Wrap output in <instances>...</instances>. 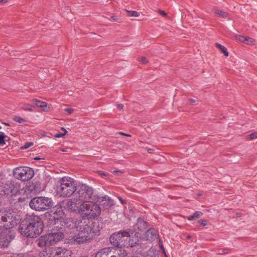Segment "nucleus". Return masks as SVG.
Masks as SVG:
<instances>
[{
    "mask_svg": "<svg viewBox=\"0 0 257 257\" xmlns=\"http://www.w3.org/2000/svg\"><path fill=\"white\" fill-rule=\"evenodd\" d=\"M97 222H92L88 218L80 217L77 219L74 225L78 233L73 237V241L77 244L88 242L93 236L98 235L100 228Z\"/></svg>",
    "mask_w": 257,
    "mask_h": 257,
    "instance_id": "nucleus-1",
    "label": "nucleus"
},
{
    "mask_svg": "<svg viewBox=\"0 0 257 257\" xmlns=\"http://www.w3.org/2000/svg\"><path fill=\"white\" fill-rule=\"evenodd\" d=\"M28 220L22 222L19 226V231L23 236L36 237L42 232L43 222L40 218L36 215L30 216Z\"/></svg>",
    "mask_w": 257,
    "mask_h": 257,
    "instance_id": "nucleus-2",
    "label": "nucleus"
},
{
    "mask_svg": "<svg viewBox=\"0 0 257 257\" xmlns=\"http://www.w3.org/2000/svg\"><path fill=\"white\" fill-rule=\"evenodd\" d=\"M55 190L58 196L63 198L69 197L77 190V185L74 179L65 176L57 181Z\"/></svg>",
    "mask_w": 257,
    "mask_h": 257,
    "instance_id": "nucleus-3",
    "label": "nucleus"
},
{
    "mask_svg": "<svg viewBox=\"0 0 257 257\" xmlns=\"http://www.w3.org/2000/svg\"><path fill=\"white\" fill-rule=\"evenodd\" d=\"M96 201H98V197L93 198V200L83 202L80 204V212L85 217H96L101 212L99 206L96 203Z\"/></svg>",
    "mask_w": 257,
    "mask_h": 257,
    "instance_id": "nucleus-4",
    "label": "nucleus"
},
{
    "mask_svg": "<svg viewBox=\"0 0 257 257\" xmlns=\"http://www.w3.org/2000/svg\"><path fill=\"white\" fill-rule=\"evenodd\" d=\"M93 189L86 184H82L77 187L74 196L76 200L79 201L81 203L93 200V198L98 197L97 195H93Z\"/></svg>",
    "mask_w": 257,
    "mask_h": 257,
    "instance_id": "nucleus-5",
    "label": "nucleus"
},
{
    "mask_svg": "<svg viewBox=\"0 0 257 257\" xmlns=\"http://www.w3.org/2000/svg\"><path fill=\"white\" fill-rule=\"evenodd\" d=\"M63 237L62 232H51L40 237L36 240V243L41 247L52 246L60 241Z\"/></svg>",
    "mask_w": 257,
    "mask_h": 257,
    "instance_id": "nucleus-6",
    "label": "nucleus"
},
{
    "mask_svg": "<svg viewBox=\"0 0 257 257\" xmlns=\"http://www.w3.org/2000/svg\"><path fill=\"white\" fill-rule=\"evenodd\" d=\"M109 239L111 243L116 247L132 246V243L130 242V234L126 231L123 230L113 233Z\"/></svg>",
    "mask_w": 257,
    "mask_h": 257,
    "instance_id": "nucleus-7",
    "label": "nucleus"
},
{
    "mask_svg": "<svg viewBox=\"0 0 257 257\" xmlns=\"http://www.w3.org/2000/svg\"><path fill=\"white\" fill-rule=\"evenodd\" d=\"M29 205L32 209L39 211L46 210L53 206L52 200L50 199L43 197L33 198Z\"/></svg>",
    "mask_w": 257,
    "mask_h": 257,
    "instance_id": "nucleus-8",
    "label": "nucleus"
},
{
    "mask_svg": "<svg viewBox=\"0 0 257 257\" xmlns=\"http://www.w3.org/2000/svg\"><path fill=\"white\" fill-rule=\"evenodd\" d=\"M14 176L17 179L27 181L30 180L34 175V170L28 167H18L14 170Z\"/></svg>",
    "mask_w": 257,
    "mask_h": 257,
    "instance_id": "nucleus-9",
    "label": "nucleus"
},
{
    "mask_svg": "<svg viewBox=\"0 0 257 257\" xmlns=\"http://www.w3.org/2000/svg\"><path fill=\"white\" fill-rule=\"evenodd\" d=\"M69 251L63 247H51L43 250L40 253V257H68Z\"/></svg>",
    "mask_w": 257,
    "mask_h": 257,
    "instance_id": "nucleus-10",
    "label": "nucleus"
},
{
    "mask_svg": "<svg viewBox=\"0 0 257 257\" xmlns=\"http://www.w3.org/2000/svg\"><path fill=\"white\" fill-rule=\"evenodd\" d=\"M11 228H6L0 232V247H7L15 237V233Z\"/></svg>",
    "mask_w": 257,
    "mask_h": 257,
    "instance_id": "nucleus-11",
    "label": "nucleus"
},
{
    "mask_svg": "<svg viewBox=\"0 0 257 257\" xmlns=\"http://www.w3.org/2000/svg\"><path fill=\"white\" fill-rule=\"evenodd\" d=\"M0 192L5 195L16 196L20 194V191L17 186L11 182L2 183L0 185Z\"/></svg>",
    "mask_w": 257,
    "mask_h": 257,
    "instance_id": "nucleus-12",
    "label": "nucleus"
},
{
    "mask_svg": "<svg viewBox=\"0 0 257 257\" xmlns=\"http://www.w3.org/2000/svg\"><path fill=\"white\" fill-rule=\"evenodd\" d=\"M81 203L79 201L76 200L74 196L72 199H68L66 202V207L71 211L74 212H80V204Z\"/></svg>",
    "mask_w": 257,
    "mask_h": 257,
    "instance_id": "nucleus-13",
    "label": "nucleus"
},
{
    "mask_svg": "<svg viewBox=\"0 0 257 257\" xmlns=\"http://www.w3.org/2000/svg\"><path fill=\"white\" fill-rule=\"evenodd\" d=\"M159 236L158 231L154 228H151L147 230L144 234V238L146 240L153 241Z\"/></svg>",
    "mask_w": 257,
    "mask_h": 257,
    "instance_id": "nucleus-14",
    "label": "nucleus"
},
{
    "mask_svg": "<svg viewBox=\"0 0 257 257\" xmlns=\"http://www.w3.org/2000/svg\"><path fill=\"white\" fill-rule=\"evenodd\" d=\"M95 202H99L105 208H110L113 204V200L107 195L101 197H98V201Z\"/></svg>",
    "mask_w": 257,
    "mask_h": 257,
    "instance_id": "nucleus-15",
    "label": "nucleus"
},
{
    "mask_svg": "<svg viewBox=\"0 0 257 257\" xmlns=\"http://www.w3.org/2000/svg\"><path fill=\"white\" fill-rule=\"evenodd\" d=\"M113 250H114L113 247L103 248L96 253L95 257H110L111 252Z\"/></svg>",
    "mask_w": 257,
    "mask_h": 257,
    "instance_id": "nucleus-16",
    "label": "nucleus"
},
{
    "mask_svg": "<svg viewBox=\"0 0 257 257\" xmlns=\"http://www.w3.org/2000/svg\"><path fill=\"white\" fill-rule=\"evenodd\" d=\"M147 222L144 220L142 217H139L137 220V222L135 225V227L139 231L144 230L147 228Z\"/></svg>",
    "mask_w": 257,
    "mask_h": 257,
    "instance_id": "nucleus-17",
    "label": "nucleus"
},
{
    "mask_svg": "<svg viewBox=\"0 0 257 257\" xmlns=\"http://www.w3.org/2000/svg\"><path fill=\"white\" fill-rule=\"evenodd\" d=\"M32 101L38 107L42 108L43 110H46V108L47 107V103L46 102L42 101L35 99L32 100Z\"/></svg>",
    "mask_w": 257,
    "mask_h": 257,
    "instance_id": "nucleus-18",
    "label": "nucleus"
},
{
    "mask_svg": "<svg viewBox=\"0 0 257 257\" xmlns=\"http://www.w3.org/2000/svg\"><path fill=\"white\" fill-rule=\"evenodd\" d=\"M10 140L9 137L5 135L4 133L0 132V146L6 145V142Z\"/></svg>",
    "mask_w": 257,
    "mask_h": 257,
    "instance_id": "nucleus-19",
    "label": "nucleus"
},
{
    "mask_svg": "<svg viewBox=\"0 0 257 257\" xmlns=\"http://www.w3.org/2000/svg\"><path fill=\"white\" fill-rule=\"evenodd\" d=\"M203 215V213L201 211H196L191 216H188L187 219L191 221L199 218Z\"/></svg>",
    "mask_w": 257,
    "mask_h": 257,
    "instance_id": "nucleus-20",
    "label": "nucleus"
},
{
    "mask_svg": "<svg viewBox=\"0 0 257 257\" xmlns=\"http://www.w3.org/2000/svg\"><path fill=\"white\" fill-rule=\"evenodd\" d=\"M215 46L226 57L228 56L229 53L225 47L219 43H216Z\"/></svg>",
    "mask_w": 257,
    "mask_h": 257,
    "instance_id": "nucleus-21",
    "label": "nucleus"
},
{
    "mask_svg": "<svg viewBox=\"0 0 257 257\" xmlns=\"http://www.w3.org/2000/svg\"><path fill=\"white\" fill-rule=\"evenodd\" d=\"M214 13L218 16L223 18H226L228 16L227 13L218 10H215Z\"/></svg>",
    "mask_w": 257,
    "mask_h": 257,
    "instance_id": "nucleus-22",
    "label": "nucleus"
},
{
    "mask_svg": "<svg viewBox=\"0 0 257 257\" xmlns=\"http://www.w3.org/2000/svg\"><path fill=\"white\" fill-rule=\"evenodd\" d=\"M127 13V16L128 17H138L140 16V13L134 11H127L126 10Z\"/></svg>",
    "mask_w": 257,
    "mask_h": 257,
    "instance_id": "nucleus-23",
    "label": "nucleus"
},
{
    "mask_svg": "<svg viewBox=\"0 0 257 257\" xmlns=\"http://www.w3.org/2000/svg\"><path fill=\"white\" fill-rule=\"evenodd\" d=\"M34 108V107L33 105L29 103H25L24 104L23 109L25 110L31 111L33 110Z\"/></svg>",
    "mask_w": 257,
    "mask_h": 257,
    "instance_id": "nucleus-24",
    "label": "nucleus"
},
{
    "mask_svg": "<svg viewBox=\"0 0 257 257\" xmlns=\"http://www.w3.org/2000/svg\"><path fill=\"white\" fill-rule=\"evenodd\" d=\"M254 40L252 38L248 37H246L244 43L248 45H253L254 44Z\"/></svg>",
    "mask_w": 257,
    "mask_h": 257,
    "instance_id": "nucleus-25",
    "label": "nucleus"
},
{
    "mask_svg": "<svg viewBox=\"0 0 257 257\" xmlns=\"http://www.w3.org/2000/svg\"><path fill=\"white\" fill-rule=\"evenodd\" d=\"M116 252L118 253V257H127L126 252L124 250L116 249Z\"/></svg>",
    "mask_w": 257,
    "mask_h": 257,
    "instance_id": "nucleus-26",
    "label": "nucleus"
},
{
    "mask_svg": "<svg viewBox=\"0 0 257 257\" xmlns=\"http://www.w3.org/2000/svg\"><path fill=\"white\" fill-rule=\"evenodd\" d=\"M13 120L20 123H23L26 121V120L24 118L18 116H15L13 118Z\"/></svg>",
    "mask_w": 257,
    "mask_h": 257,
    "instance_id": "nucleus-27",
    "label": "nucleus"
},
{
    "mask_svg": "<svg viewBox=\"0 0 257 257\" xmlns=\"http://www.w3.org/2000/svg\"><path fill=\"white\" fill-rule=\"evenodd\" d=\"M97 174L99 175L100 176H102L103 178H108L109 174L107 173H105L103 171H98L97 172Z\"/></svg>",
    "mask_w": 257,
    "mask_h": 257,
    "instance_id": "nucleus-28",
    "label": "nucleus"
},
{
    "mask_svg": "<svg viewBox=\"0 0 257 257\" xmlns=\"http://www.w3.org/2000/svg\"><path fill=\"white\" fill-rule=\"evenodd\" d=\"M245 38V37L241 35H236L235 36V38L237 40H238L243 43L244 42Z\"/></svg>",
    "mask_w": 257,
    "mask_h": 257,
    "instance_id": "nucleus-29",
    "label": "nucleus"
},
{
    "mask_svg": "<svg viewBox=\"0 0 257 257\" xmlns=\"http://www.w3.org/2000/svg\"><path fill=\"white\" fill-rule=\"evenodd\" d=\"M230 251V249L228 248H225L224 249H222L219 251V254H223L228 253Z\"/></svg>",
    "mask_w": 257,
    "mask_h": 257,
    "instance_id": "nucleus-30",
    "label": "nucleus"
},
{
    "mask_svg": "<svg viewBox=\"0 0 257 257\" xmlns=\"http://www.w3.org/2000/svg\"><path fill=\"white\" fill-rule=\"evenodd\" d=\"M250 140H253L257 138V133H253L247 136Z\"/></svg>",
    "mask_w": 257,
    "mask_h": 257,
    "instance_id": "nucleus-31",
    "label": "nucleus"
},
{
    "mask_svg": "<svg viewBox=\"0 0 257 257\" xmlns=\"http://www.w3.org/2000/svg\"><path fill=\"white\" fill-rule=\"evenodd\" d=\"M118 253L116 252V249L114 248V250L111 251L110 257H118Z\"/></svg>",
    "mask_w": 257,
    "mask_h": 257,
    "instance_id": "nucleus-32",
    "label": "nucleus"
},
{
    "mask_svg": "<svg viewBox=\"0 0 257 257\" xmlns=\"http://www.w3.org/2000/svg\"><path fill=\"white\" fill-rule=\"evenodd\" d=\"M139 61L143 64H146L148 62L147 58L146 57H141L139 58Z\"/></svg>",
    "mask_w": 257,
    "mask_h": 257,
    "instance_id": "nucleus-33",
    "label": "nucleus"
},
{
    "mask_svg": "<svg viewBox=\"0 0 257 257\" xmlns=\"http://www.w3.org/2000/svg\"><path fill=\"white\" fill-rule=\"evenodd\" d=\"M198 223L202 226H205L207 224V221L206 220H200L198 221Z\"/></svg>",
    "mask_w": 257,
    "mask_h": 257,
    "instance_id": "nucleus-34",
    "label": "nucleus"
},
{
    "mask_svg": "<svg viewBox=\"0 0 257 257\" xmlns=\"http://www.w3.org/2000/svg\"><path fill=\"white\" fill-rule=\"evenodd\" d=\"M64 111L67 112L68 114H71L73 112L74 109L71 108H67L64 109Z\"/></svg>",
    "mask_w": 257,
    "mask_h": 257,
    "instance_id": "nucleus-35",
    "label": "nucleus"
},
{
    "mask_svg": "<svg viewBox=\"0 0 257 257\" xmlns=\"http://www.w3.org/2000/svg\"><path fill=\"white\" fill-rule=\"evenodd\" d=\"M118 17L117 16H111L110 19H109V20L110 21H118Z\"/></svg>",
    "mask_w": 257,
    "mask_h": 257,
    "instance_id": "nucleus-36",
    "label": "nucleus"
},
{
    "mask_svg": "<svg viewBox=\"0 0 257 257\" xmlns=\"http://www.w3.org/2000/svg\"><path fill=\"white\" fill-rule=\"evenodd\" d=\"M33 144L32 143H26L24 146V149H28L29 148L30 146H31Z\"/></svg>",
    "mask_w": 257,
    "mask_h": 257,
    "instance_id": "nucleus-37",
    "label": "nucleus"
},
{
    "mask_svg": "<svg viewBox=\"0 0 257 257\" xmlns=\"http://www.w3.org/2000/svg\"><path fill=\"white\" fill-rule=\"evenodd\" d=\"M158 12H159V14H160V15H161L162 16H163V17H165V16H166V15H167V14L165 13V12H164V11H162V10H159L158 11Z\"/></svg>",
    "mask_w": 257,
    "mask_h": 257,
    "instance_id": "nucleus-38",
    "label": "nucleus"
},
{
    "mask_svg": "<svg viewBox=\"0 0 257 257\" xmlns=\"http://www.w3.org/2000/svg\"><path fill=\"white\" fill-rule=\"evenodd\" d=\"M119 201L121 202L122 204H126V201L123 199L121 197H118Z\"/></svg>",
    "mask_w": 257,
    "mask_h": 257,
    "instance_id": "nucleus-39",
    "label": "nucleus"
},
{
    "mask_svg": "<svg viewBox=\"0 0 257 257\" xmlns=\"http://www.w3.org/2000/svg\"><path fill=\"white\" fill-rule=\"evenodd\" d=\"M119 134L123 135V136H127V137H131L130 135L127 134H125V133H122V132H119Z\"/></svg>",
    "mask_w": 257,
    "mask_h": 257,
    "instance_id": "nucleus-40",
    "label": "nucleus"
},
{
    "mask_svg": "<svg viewBox=\"0 0 257 257\" xmlns=\"http://www.w3.org/2000/svg\"><path fill=\"white\" fill-rule=\"evenodd\" d=\"M117 108L119 109H122L123 105L122 104H117Z\"/></svg>",
    "mask_w": 257,
    "mask_h": 257,
    "instance_id": "nucleus-41",
    "label": "nucleus"
},
{
    "mask_svg": "<svg viewBox=\"0 0 257 257\" xmlns=\"http://www.w3.org/2000/svg\"><path fill=\"white\" fill-rule=\"evenodd\" d=\"M154 150L152 149H149L148 150V152L150 154H152L154 153Z\"/></svg>",
    "mask_w": 257,
    "mask_h": 257,
    "instance_id": "nucleus-42",
    "label": "nucleus"
},
{
    "mask_svg": "<svg viewBox=\"0 0 257 257\" xmlns=\"http://www.w3.org/2000/svg\"><path fill=\"white\" fill-rule=\"evenodd\" d=\"M189 101L190 103H195L196 102L195 100L193 99H189Z\"/></svg>",
    "mask_w": 257,
    "mask_h": 257,
    "instance_id": "nucleus-43",
    "label": "nucleus"
},
{
    "mask_svg": "<svg viewBox=\"0 0 257 257\" xmlns=\"http://www.w3.org/2000/svg\"><path fill=\"white\" fill-rule=\"evenodd\" d=\"M64 136V135H63V134H57L55 136V137H57V138H59V137H62V136Z\"/></svg>",
    "mask_w": 257,
    "mask_h": 257,
    "instance_id": "nucleus-44",
    "label": "nucleus"
},
{
    "mask_svg": "<svg viewBox=\"0 0 257 257\" xmlns=\"http://www.w3.org/2000/svg\"><path fill=\"white\" fill-rule=\"evenodd\" d=\"M7 2H8L7 0H0V3H3V4H5Z\"/></svg>",
    "mask_w": 257,
    "mask_h": 257,
    "instance_id": "nucleus-45",
    "label": "nucleus"
},
{
    "mask_svg": "<svg viewBox=\"0 0 257 257\" xmlns=\"http://www.w3.org/2000/svg\"><path fill=\"white\" fill-rule=\"evenodd\" d=\"M34 160H41V158L39 157H36L34 158Z\"/></svg>",
    "mask_w": 257,
    "mask_h": 257,
    "instance_id": "nucleus-46",
    "label": "nucleus"
},
{
    "mask_svg": "<svg viewBox=\"0 0 257 257\" xmlns=\"http://www.w3.org/2000/svg\"><path fill=\"white\" fill-rule=\"evenodd\" d=\"M5 124L6 125H8V126H9V125H10V124H9V123H5Z\"/></svg>",
    "mask_w": 257,
    "mask_h": 257,
    "instance_id": "nucleus-47",
    "label": "nucleus"
},
{
    "mask_svg": "<svg viewBox=\"0 0 257 257\" xmlns=\"http://www.w3.org/2000/svg\"><path fill=\"white\" fill-rule=\"evenodd\" d=\"M62 151L63 152H66V151H65V150H62Z\"/></svg>",
    "mask_w": 257,
    "mask_h": 257,
    "instance_id": "nucleus-48",
    "label": "nucleus"
},
{
    "mask_svg": "<svg viewBox=\"0 0 257 257\" xmlns=\"http://www.w3.org/2000/svg\"><path fill=\"white\" fill-rule=\"evenodd\" d=\"M118 172V171H114V173H117Z\"/></svg>",
    "mask_w": 257,
    "mask_h": 257,
    "instance_id": "nucleus-49",
    "label": "nucleus"
}]
</instances>
